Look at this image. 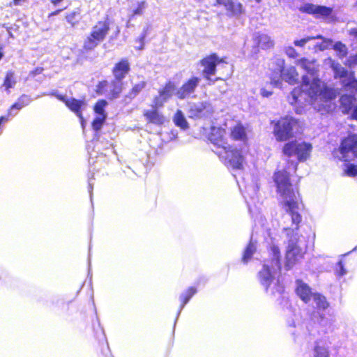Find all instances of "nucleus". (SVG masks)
Masks as SVG:
<instances>
[{
	"mask_svg": "<svg viewBox=\"0 0 357 357\" xmlns=\"http://www.w3.org/2000/svg\"><path fill=\"white\" fill-rule=\"evenodd\" d=\"M273 180L279 195L280 204L286 211L284 216L285 221L291 224L284 228L288 238L285 252V267L290 269L298 263L306 252V243L303 236L298 233V226L302 218L300 211L303 205L298 192L295 190L290 182L289 173L284 169L278 170L273 176Z\"/></svg>",
	"mask_w": 357,
	"mask_h": 357,
	"instance_id": "nucleus-1",
	"label": "nucleus"
},
{
	"mask_svg": "<svg viewBox=\"0 0 357 357\" xmlns=\"http://www.w3.org/2000/svg\"><path fill=\"white\" fill-rule=\"evenodd\" d=\"M296 64L307 73L302 77L301 86L295 88L288 97L296 112L303 113L309 105L321 114L332 111L335 108L333 100L337 96V91L317 75L319 70L317 60L302 58L297 60Z\"/></svg>",
	"mask_w": 357,
	"mask_h": 357,
	"instance_id": "nucleus-2",
	"label": "nucleus"
},
{
	"mask_svg": "<svg viewBox=\"0 0 357 357\" xmlns=\"http://www.w3.org/2000/svg\"><path fill=\"white\" fill-rule=\"evenodd\" d=\"M269 250L272 255L271 261H265L262 270L259 273V279L266 290L271 284H274L275 291L281 292L282 288L278 284V280L276 279L280 269V251L278 245L274 241L271 243Z\"/></svg>",
	"mask_w": 357,
	"mask_h": 357,
	"instance_id": "nucleus-3",
	"label": "nucleus"
},
{
	"mask_svg": "<svg viewBox=\"0 0 357 357\" xmlns=\"http://www.w3.org/2000/svg\"><path fill=\"white\" fill-rule=\"evenodd\" d=\"M300 128L299 122L289 116H285L278 120L274 126L273 134L280 142L286 141L294 137Z\"/></svg>",
	"mask_w": 357,
	"mask_h": 357,
	"instance_id": "nucleus-4",
	"label": "nucleus"
},
{
	"mask_svg": "<svg viewBox=\"0 0 357 357\" xmlns=\"http://www.w3.org/2000/svg\"><path fill=\"white\" fill-rule=\"evenodd\" d=\"M312 149V146L310 143L291 141L284 145L282 153L289 158H296L299 162H304L310 158Z\"/></svg>",
	"mask_w": 357,
	"mask_h": 357,
	"instance_id": "nucleus-5",
	"label": "nucleus"
},
{
	"mask_svg": "<svg viewBox=\"0 0 357 357\" xmlns=\"http://www.w3.org/2000/svg\"><path fill=\"white\" fill-rule=\"evenodd\" d=\"M332 154L334 158L344 162L351 160L354 157L357 158V135H349L344 139L340 146Z\"/></svg>",
	"mask_w": 357,
	"mask_h": 357,
	"instance_id": "nucleus-6",
	"label": "nucleus"
},
{
	"mask_svg": "<svg viewBox=\"0 0 357 357\" xmlns=\"http://www.w3.org/2000/svg\"><path fill=\"white\" fill-rule=\"evenodd\" d=\"M277 66L280 71V77L272 76L271 77V84L275 86H280L282 84V80L290 84H296L299 78V75L294 66L284 67V60L278 59L276 60Z\"/></svg>",
	"mask_w": 357,
	"mask_h": 357,
	"instance_id": "nucleus-7",
	"label": "nucleus"
},
{
	"mask_svg": "<svg viewBox=\"0 0 357 357\" xmlns=\"http://www.w3.org/2000/svg\"><path fill=\"white\" fill-rule=\"evenodd\" d=\"M324 64L332 68L335 78L341 79L344 85L350 86L357 91V79L354 78L353 73L348 72L339 63L331 58L326 59L324 61Z\"/></svg>",
	"mask_w": 357,
	"mask_h": 357,
	"instance_id": "nucleus-8",
	"label": "nucleus"
},
{
	"mask_svg": "<svg viewBox=\"0 0 357 357\" xmlns=\"http://www.w3.org/2000/svg\"><path fill=\"white\" fill-rule=\"evenodd\" d=\"M296 293L305 303H307L312 299L317 307L319 310H325L328 307V303L324 296L319 294L312 293L310 287L301 281H297Z\"/></svg>",
	"mask_w": 357,
	"mask_h": 357,
	"instance_id": "nucleus-9",
	"label": "nucleus"
},
{
	"mask_svg": "<svg viewBox=\"0 0 357 357\" xmlns=\"http://www.w3.org/2000/svg\"><path fill=\"white\" fill-rule=\"evenodd\" d=\"M299 10L303 13L312 14L316 18L323 19L327 22H333L336 20L333 8L330 7L306 3L302 6Z\"/></svg>",
	"mask_w": 357,
	"mask_h": 357,
	"instance_id": "nucleus-10",
	"label": "nucleus"
},
{
	"mask_svg": "<svg viewBox=\"0 0 357 357\" xmlns=\"http://www.w3.org/2000/svg\"><path fill=\"white\" fill-rule=\"evenodd\" d=\"M57 99L63 102L65 105L74 112L79 119L82 128L84 129L86 125V121L84 120L82 111H84L87 103L84 100H77L72 97H67L59 94H54Z\"/></svg>",
	"mask_w": 357,
	"mask_h": 357,
	"instance_id": "nucleus-11",
	"label": "nucleus"
},
{
	"mask_svg": "<svg viewBox=\"0 0 357 357\" xmlns=\"http://www.w3.org/2000/svg\"><path fill=\"white\" fill-rule=\"evenodd\" d=\"M224 63L223 59L220 58L215 54H211L204 58L200 64L203 67L202 75L204 78L208 80L210 83L214 82L211 77L215 73V68L218 65Z\"/></svg>",
	"mask_w": 357,
	"mask_h": 357,
	"instance_id": "nucleus-12",
	"label": "nucleus"
},
{
	"mask_svg": "<svg viewBox=\"0 0 357 357\" xmlns=\"http://www.w3.org/2000/svg\"><path fill=\"white\" fill-rule=\"evenodd\" d=\"M225 131L221 128L212 127L209 134L208 139L214 144L215 149L213 151L219 155V157H225L224 153L227 152V143L225 141Z\"/></svg>",
	"mask_w": 357,
	"mask_h": 357,
	"instance_id": "nucleus-13",
	"label": "nucleus"
},
{
	"mask_svg": "<svg viewBox=\"0 0 357 357\" xmlns=\"http://www.w3.org/2000/svg\"><path fill=\"white\" fill-rule=\"evenodd\" d=\"M223 155L225 157L220 158L224 160L225 162L233 169H241L243 168L245 156L241 150L228 146L227 152H223Z\"/></svg>",
	"mask_w": 357,
	"mask_h": 357,
	"instance_id": "nucleus-14",
	"label": "nucleus"
},
{
	"mask_svg": "<svg viewBox=\"0 0 357 357\" xmlns=\"http://www.w3.org/2000/svg\"><path fill=\"white\" fill-rule=\"evenodd\" d=\"M176 86L174 83L169 82L160 91L159 96L155 97L153 101V108H160L164 103L174 94Z\"/></svg>",
	"mask_w": 357,
	"mask_h": 357,
	"instance_id": "nucleus-15",
	"label": "nucleus"
},
{
	"mask_svg": "<svg viewBox=\"0 0 357 357\" xmlns=\"http://www.w3.org/2000/svg\"><path fill=\"white\" fill-rule=\"evenodd\" d=\"M216 3L219 5H222L225 8L228 16L238 17L245 13L243 4L238 1L216 0Z\"/></svg>",
	"mask_w": 357,
	"mask_h": 357,
	"instance_id": "nucleus-16",
	"label": "nucleus"
},
{
	"mask_svg": "<svg viewBox=\"0 0 357 357\" xmlns=\"http://www.w3.org/2000/svg\"><path fill=\"white\" fill-rule=\"evenodd\" d=\"M200 82V78L192 77L180 87L176 94L180 99H184L190 96L195 90Z\"/></svg>",
	"mask_w": 357,
	"mask_h": 357,
	"instance_id": "nucleus-17",
	"label": "nucleus"
},
{
	"mask_svg": "<svg viewBox=\"0 0 357 357\" xmlns=\"http://www.w3.org/2000/svg\"><path fill=\"white\" fill-rule=\"evenodd\" d=\"M213 112L212 107L207 102H198L194 104L190 109V116L192 118L205 117L211 114Z\"/></svg>",
	"mask_w": 357,
	"mask_h": 357,
	"instance_id": "nucleus-18",
	"label": "nucleus"
},
{
	"mask_svg": "<svg viewBox=\"0 0 357 357\" xmlns=\"http://www.w3.org/2000/svg\"><path fill=\"white\" fill-rule=\"evenodd\" d=\"M109 27L107 21L98 22L91 29V35L97 40L103 41L108 33Z\"/></svg>",
	"mask_w": 357,
	"mask_h": 357,
	"instance_id": "nucleus-19",
	"label": "nucleus"
},
{
	"mask_svg": "<svg viewBox=\"0 0 357 357\" xmlns=\"http://www.w3.org/2000/svg\"><path fill=\"white\" fill-rule=\"evenodd\" d=\"M129 71L130 63L126 59L116 63L112 70L115 79L119 81H121Z\"/></svg>",
	"mask_w": 357,
	"mask_h": 357,
	"instance_id": "nucleus-20",
	"label": "nucleus"
},
{
	"mask_svg": "<svg viewBox=\"0 0 357 357\" xmlns=\"http://www.w3.org/2000/svg\"><path fill=\"white\" fill-rule=\"evenodd\" d=\"M313 38L314 39L312 40H317L312 44V50L314 52L324 51L330 48L333 45V40L331 39L324 38L321 35L313 36Z\"/></svg>",
	"mask_w": 357,
	"mask_h": 357,
	"instance_id": "nucleus-21",
	"label": "nucleus"
},
{
	"mask_svg": "<svg viewBox=\"0 0 357 357\" xmlns=\"http://www.w3.org/2000/svg\"><path fill=\"white\" fill-rule=\"evenodd\" d=\"M105 87L109 89L108 96H111L112 98H116L121 92L122 83L121 81L115 79V81L109 84L107 81H104L100 84V90H103Z\"/></svg>",
	"mask_w": 357,
	"mask_h": 357,
	"instance_id": "nucleus-22",
	"label": "nucleus"
},
{
	"mask_svg": "<svg viewBox=\"0 0 357 357\" xmlns=\"http://www.w3.org/2000/svg\"><path fill=\"white\" fill-rule=\"evenodd\" d=\"M255 41L258 46L263 50L273 48L275 45V41L271 36L266 33H259L255 38Z\"/></svg>",
	"mask_w": 357,
	"mask_h": 357,
	"instance_id": "nucleus-23",
	"label": "nucleus"
},
{
	"mask_svg": "<svg viewBox=\"0 0 357 357\" xmlns=\"http://www.w3.org/2000/svg\"><path fill=\"white\" fill-rule=\"evenodd\" d=\"M146 119L152 123L160 125L162 124L165 118L164 116L157 111V109L153 108V110H146L144 113Z\"/></svg>",
	"mask_w": 357,
	"mask_h": 357,
	"instance_id": "nucleus-24",
	"label": "nucleus"
},
{
	"mask_svg": "<svg viewBox=\"0 0 357 357\" xmlns=\"http://www.w3.org/2000/svg\"><path fill=\"white\" fill-rule=\"evenodd\" d=\"M355 98L351 95H344L340 98V106L342 112L349 114L352 112Z\"/></svg>",
	"mask_w": 357,
	"mask_h": 357,
	"instance_id": "nucleus-25",
	"label": "nucleus"
},
{
	"mask_svg": "<svg viewBox=\"0 0 357 357\" xmlns=\"http://www.w3.org/2000/svg\"><path fill=\"white\" fill-rule=\"evenodd\" d=\"M231 136L236 140L245 141L247 139L246 129L242 125L238 124L231 129Z\"/></svg>",
	"mask_w": 357,
	"mask_h": 357,
	"instance_id": "nucleus-26",
	"label": "nucleus"
},
{
	"mask_svg": "<svg viewBox=\"0 0 357 357\" xmlns=\"http://www.w3.org/2000/svg\"><path fill=\"white\" fill-rule=\"evenodd\" d=\"M17 83V79L15 76V73L13 71H8L5 77L4 82L3 84V87L5 89V91L10 93V89L13 88Z\"/></svg>",
	"mask_w": 357,
	"mask_h": 357,
	"instance_id": "nucleus-27",
	"label": "nucleus"
},
{
	"mask_svg": "<svg viewBox=\"0 0 357 357\" xmlns=\"http://www.w3.org/2000/svg\"><path fill=\"white\" fill-rule=\"evenodd\" d=\"M30 102L29 98L26 96H21L17 102H15L14 105H12L10 107L8 114L9 115H15L17 114V112H15V110H20L24 106L29 105Z\"/></svg>",
	"mask_w": 357,
	"mask_h": 357,
	"instance_id": "nucleus-28",
	"label": "nucleus"
},
{
	"mask_svg": "<svg viewBox=\"0 0 357 357\" xmlns=\"http://www.w3.org/2000/svg\"><path fill=\"white\" fill-rule=\"evenodd\" d=\"M173 120L174 123L182 129H185L188 126V122L181 110L176 112Z\"/></svg>",
	"mask_w": 357,
	"mask_h": 357,
	"instance_id": "nucleus-29",
	"label": "nucleus"
},
{
	"mask_svg": "<svg viewBox=\"0 0 357 357\" xmlns=\"http://www.w3.org/2000/svg\"><path fill=\"white\" fill-rule=\"evenodd\" d=\"M101 42L97 40L92 35L89 34L84 42L83 47L86 50H92L96 48Z\"/></svg>",
	"mask_w": 357,
	"mask_h": 357,
	"instance_id": "nucleus-30",
	"label": "nucleus"
},
{
	"mask_svg": "<svg viewBox=\"0 0 357 357\" xmlns=\"http://www.w3.org/2000/svg\"><path fill=\"white\" fill-rule=\"evenodd\" d=\"M107 105V101L104 100H100L97 102L95 105L93 110L96 116H105L107 117V114L105 112V107Z\"/></svg>",
	"mask_w": 357,
	"mask_h": 357,
	"instance_id": "nucleus-31",
	"label": "nucleus"
},
{
	"mask_svg": "<svg viewBox=\"0 0 357 357\" xmlns=\"http://www.w3.org/2000/svg\"><path fill=\"white\" fill-rule=\"evenodd\" d=\"M255 251L256 245L252 241H250L244 252L243 256V262L247 263L248 260L251 258L252 255L255 252Z\"/></svg>",
	"mask_w": 357,
	"mask_h": 357,
	"instance_id": "nucleus-32",
	"label": "nucleus"
},
{
	"mask_svg": "<svg viewBox=\"0 0 357 357\" xmlns=\"http://www.w3.org/2000/svg\"><path fill=\"white\" fill-rule=\"evenodd\" d=\"M333 50L337 52V56L342 59L347 54V46L341 42H337L333 45Z\"/></svg>",
	"mask_w": 357,
	"mask_h": 357,
	"instance_id": "nucleus-33",
	"label": "nucleus"
},
{
	"mask_svg": "<svg viewBox=\"0 0 357 357\" xmlns=\"http://www.w3.org/2000/svg\"><path fill=\"white\" fill-rule=\"evenodd\" d=\"M196 293L194 287L189 288L184 294L181 296V308L188 302L190 298Z\"/></svg>",
	"mask_w": 357,
	"mask_h": 357,
	"instance_id": "nucleus-34",
	"label": "nucleus"
},
{
	"mask_svg": "<svg viewBox=\"0 0 357 357\" xmlns=\"http://www.w3.org/2000/svg\"><path fill=\"white\" fill-rule=\"evenodd\" d=\"M317 321L322 326L330 327L333 324V319L329 315L327 317L325 314H321Z\"/></svg>",
	"mask_w": 357,
	"mask_h": 357,
	"instance_id": "nucleus-35",
	"label": "nucleus"
},
{
	"mask_svg": "<svg viewBox=\"0 0 357 357\" xmlns=\"http://www.w3.org/2000/svg\"><path fill=\"white\" fill-rule=\"evenodd\" d=\"M145 85L146 84L144 81L135 84L130 93L129 97L130 98L135 97L145 87Z\"/></svg>",
	"mask_w": 357,
	"mask_h": 357,
	"instance_id": "nucleus-36",
	"label": "nucleus"
},
{
	"mask_svg": "<svg viewBox=\"0 0 357 357\" xmlns=\"http://www.w3.org/2000/svg\"><path fill=\"white\" fill-rule=\"evenodd\" d=\"M315 357H329L328 351L324 345H317L314 349Z\"/></svg>",
	"mask_w": 357,
	"mask_h": 357,
	"instance_id": "nucleus-37",
	"label": "nucleus"
},
{
	"mask_svg": "<svg viewBox=\"0 0 357 357\" xmlns=\"http://www.w3.org/2000/svg\"><path fill=\"white\" fill-rule=\"evenodd\" d=\"M106 118L105 116H96L92 123L93 130H99L102 128Z\"/></svg>",
	"mask_w": 357,
	"mask_h": 357,
	"instance_id": "nucleus-38",
	"label": "nucleus"
},
{
	"mask_svg": "<svg viewBox=\"0 0 357 357\" xmlns=\"http://www.w3.org/2000/svg\"><path fill=\"white\" fill-rule=\"evenodd\" d=\"M313 39V36H307L301 39H296L294 41V45L298 47H304L306 44L309 43Z\"/></svg>",
	"mask_w": 357,
	"mask_h": 357,
	"instance_id": "nucleus-39",
	"label": "nucleus"
},
{
	"mask_svg": "<svg viewBox=\"0 0 357 357\" xmlns=\"http://www.w3.org/2000/svg\"><path fill=\"white\" fill-rule=\"evenodd\" d=\"M344 172L349 176H354L357 175V165L353 164L345 165Z\"/></svg>",
	"mask_w": 357,
	"mask_h": 357,
	"instance_id": "nucleus-40",
	"label": "nucleus"
},
{
	"mask_svg": "<svg viewBox=\"0 0 357 357\" xmlns=\"http://www.w3.org/2000/svg\"><path fill=\"white\" fill-rule=\"evenodd\" d=\"M148 29L149 27L144 29L142 35L136 40V43H139L138 45L135 46L137 50H142L144 48V39L147 35Z\"/></svg>",
	"mask_w": 357,
	"mask_h": 357,
	"instance_id": "nucleus-41",
	"label": "nucleus"
},
{
	"mask_svg": "<svg viewBox=\"0 0 357 357\" xmlns=\"http://www.w3.org/2000/svg\"><path fill=\"white\" fill-rule=\"evenodd\" d=\"M146 7V3L144 1H142L137 3V7L132 9L133 15H140L143 13L144 9Z\"/></svg>",
	"mask_w": 357,
	"mask_h": 357,
	"instance_id": "nucleus-42",
	"label": "nucleus"
},
{
	"mask_svg": "<svg viewBox=\"0 0 357 357\" xmlns=\"http://www.w3.org/2000/svg\"><path fill=\"white\" fill-rule=\"evenodd\" d=\"M345 65L351 68L357 66V54L349 56L345 62Z\"/></svg>",
	"mask_w": 357,
	"mask_h": 357,
	"instance_id": "nucleus-43",
	"label": "nucleus"
},
{
	"mask_svg": "<svg viewBox=\"0 0 357 357\" xmlns=\"http://www.w3.org/2000/svg\"><path fill=\"white\" fill-rule=\"evenodd\" d=\"M284 52H285V54L290 58L294 59L298 56V52L293 47H291V46L286 47Z\"/></svg>",
	"mask_w": 357,
	"mask_h": 357,
	"instance_id": "nucleus-44",
	"label": "nucleus"
},
{
	"mask_svg": "<svg viewBox=\"0 0 357 357\" xmlns=\"http://www.w3.org/2000/svg\"><path fill=\"white\" fill-rule=\"evenodd\" d=\"M77 15V13L73 12L68 14L66 16V20L68 23L71 24L72 25H74L77 22L76 17Z\"/></svg>",
	"mask_w": 357,
	"mask_h": 357,
	"instance_id": "nucleus-45",
	"label": "nucleus"
},
{
	"mask_svg": "<svg viewBox=\"0 0 357 357\" xmlns=\"http://www.w3.org/2000/svg\"><path fill=\"white\" fill-rule=\"evenodd\" d=\"M273 94V91L271 90H268L264 87L260 89V95L264 98H268Z\"/></svg>",
	"mask_w": 357,
	"mask_h": 357,
	"instance_id": "nucleus-46",
	"label": "nucleus"
},
{
	"mask_svg": "<svg viewBox=\"0 0 357 357\" xmlns=\"http://www.w3.org/2000/svg\"><path fill=\"white\" fill-rule=\"evenodd\" d=\"M337 273L339 275H344L346 274V271L344 268L342 261H339L337 264Z\"/></svg>",
	"mask_w": 357,
	"mask_h": 357,
	"instance_id": "nucleus-47",
	"label": "nucleus"
},
{
	"mask_svg": "<svg viewBox=\"0 0 357 357\" xmlns=\"http://www.w3.org/2000/svg\"><path fill=\"white\" fill-rule=\"evenodd\" d=\"M349 34L354 41L357 42V29H351L349 30Z\"/></svg>",
	"mask_w": 357,
	"mask_h": 357,
	"instance_id": "nucleus-48",
	"label": "nucleus"
},
{
	"mask_svg": "<svg viewBox=\"0 0 357 357\" xmlns=\"http://www.w3.org/2000/svg\"><path fill=\"white\" fill-rule=\"evenodd\" d=\"M352 117L357 119V106L351 112Z\"/></svg>",
	"mask_w": 357,
	"mask_h": 357,
	"instance_id": "nucleus-49",
	"label": "nucleus"
},
{
	"mask_svg": "<svg viewBox=\"0 0 357 357\" xmlns=\"http://www.w3.org/2000/svg\"><path fill=\"white\" fill-rule=\"evenodd\" d=\"M8 121V118L6 116H1L0 117V126L3 123L7 122Z\"/></svg>",
	"mask_w": 357,
	"mask_h": 357,
	"instance_id": "nucleus-50",
	"label": "nucleus"
},
{
	"mask_svg": "<svg viewBox=\"0 0 357 357\" xmlns=\"http://www.w3.org/2000/svg\"><path fill=\"white\" fill-rule=\"evenodd\" d=\"M63 0H51V2L54 5L56 6L58 3H59Z\"/></svg>",
	"mask_w": 357,
	"mask_h": 357,
	"instance_id": "nucleus-51",
	"label": "nucleus"
},
{
	"mask_svg": "<svg viewBox=\"0 0 357 357\" xmlns=\"http://www.w3.org/2000/svg\"><path fill=\"white\" fill-rule=\"evenodd\" d=\"M60 11H61V10H58V11H56V12L54 13V15H56V14H58Z\"/></svg>",
	"mask_w": 357,
	"mask_h": 357,
	"instance_id": "nucleus-52",
	"label": "nucleus"
},
{
	"mask_svg": "<svg viewBox=\"0 0 357 357\" xmlns=\"http://www.w3.org/2000/svg\"><path fill=\"white\" fill-rule=\"evenodd\" d=\"M257 2H260L261 0H255Z\"/></svg>",
	"mask_w": 357,
	"mask_h": 357,
	"instance_id": "nucleus-53",
	"label": "nucleus"
}]
</instances>
